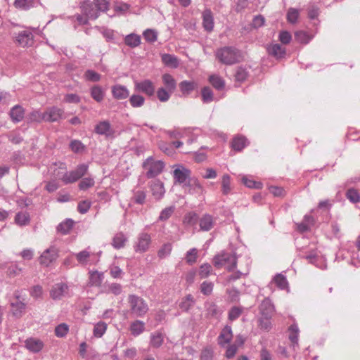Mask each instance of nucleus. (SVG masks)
I'll return each instance as SVG.
<instances>
[{
  "label": "nucleus",
  "mask_w": 360,
  "mask_h": 360,
  "mask_svg": "<svg viewBox=\"0 0 360 360\" xmlns=\"http://www.w3.org/2000/svg\"><path fill=\"white\" fill-rule=\"evenodd\" d=\"M201 94L203 103H208L214 100L213 92L212 89L208 86L202 88Z\"/></svg>",
  "instance_id": "3c124183"
},
{
  "label": "nucleus",
  "mask_w": 360,
  "mask_h": 360,
  "mask_svg": "<svg viewBox=\"0 0 360 360\" xmlns=\"http://www.w3.org/2000/svg\"><path fill=\"white\" fill-rule=\"evenodd\" d=\"M233 338L232 329L230 326H226L221 330L217 340L218 344L222 347L229 343Z\"/></svg>",
  "instance_id": "6ab92c4d"
},
{
  "label": "nucleus",
  "mask_w": 360,
  "mask_h": 360,
  "mask_svg": "<svg viewBox=\"0 0 360 360\" xmlns=\"http://www.w3.org/2000/svg\"><path fill=\"white\" fill-rule=\"evenodd\" d=\"M210 82L217 90H221L225 86L224 79L217 75H212L210 77Z\"/></svg>",
  "instance_id": "de8ad7c7"
},
{
  "label": "nucleus",
  "mask_w": 360,
  "mask_h": 360,
  "mask_svg": "<svg viewBox=\"0 0 360 360\" xmlns=\"http://www.w3.org/2000/svg\"><path fill=\"white\" fill-rule=\"evenodd\" d=\"M259 310L263 316H271L274 311V307L269 298L264 299L260 306Z\"/></svg>",
  "instance_id": "a878e982"
},
{
  "label": "nucleus",
  "mask_w": 360,
  "mask_h": 360,
  "mask_svg": "<svg viewBox=\"0 0 360 360\" xmlns=\"http://www.w3.org/2000/svg\"><path fill=\"white\" fill-rule=\"evenodd\" d=\"M216 58L222 64L232 65L238 63L241 58L240 51L233 46H224L215 51Z\"/></svg>",
  "instance_id": "f257e3e1"
},
{
  "label": "nucleus",
  "mask_w": 360,
  "mask_h": 360,
  "mask_svg": "<svg viewBox=\"0 0 360 360\" xmlns=\"http://www.w3.org/2000/svg\"><path fill=\"white\" fill-rule=\"evenodd\" d=\"M150 188L152 195L157 200L162 199L165 193L164 184L159 179L152 181L150 183Z\"/></svg>",
  "instance_id": "4468645a"
},
{
  "label": "nucleus",
  "mask_w": 360,
  "mask_h": 360,
  "mask_svg": "<svg viewBox=\"0 0 360 360\" xmlns=\"http://www.w3.org/2000/svg\"><path fill=\"white\" fill-rule=\"evenodd\" d=\"M214 288V284L210 281H204L200 285V292L206 296L212 294Z\"/></svg>",
  "instance_id": "052dcab7"
},
{
  "label": "nucleus",
  "mask_w": 360,
  "mask_h": 360,
  "mask_svg": "<svg viewBox=\"0 0 360 360\" xmlns=\"http://www.w3.org/2000/svg\"><path fill=\"white\" fill-rule=\"evenodd\" d=\"M221 191L224 195H228L231 192V180L229 174H224L221 180Z\"/></svg>",
  "instance_id": "603ef678"
},
{
  "label": "nucleus",
  "mask_w": 360,
  "mask_h": 360,
  "mask_svg": "<svg viewBox=\"0 0 360 360\" xmlns=\"http://www.w3.org/2000/svg\"><path fill=\"white\" fill-rule=\"evenodd\" d=\"M127 241V236L123 233L120 232L114 236L112 241V245L115 249H120L124 247Z\"/></svg>",
  "instance_id": "c756f323"
},
{
  "label": "nucleus",
  "mask_w": 360,
  "mask_h": 360,
  "mask_svg": "<svg viewBox=\"0 0 360 360\" xmlns=\"http://www.w3.org/2000/svg\"><path fill=\"white\" fill-rule=\"evenodd\" d=\"M74 225V221L71 219H67L64 221L61 222L57 226V230L62 234H67L72 229Z\"/></svg>",
  "instance_id": "4c0bfd02"
},
{
  "label": "nucleus",
  "mask_w": 360,
  "mask_h": 360,
  "mask_svg": "<svg viewBox=\"0 0 360 360\" xmlns=\"http://www.w3.org/2000/svg\"><path fill=\"white\" fill-rule=\"evenodd\" d=\"M68 292V286L64 283H58L53 285L50 296L54 300H60Z\"/></svg>",
  "instance_id": "9b49d317"
},
{
  "label": "nucleus",
  "mask_w": 360,
  "mask_h": 360,
  "mask_svg": "<svg viewBox=\"0 0 360 360\" xmlns=\"http://www.w3.org/2000/svg\"><path fill=\"white\" fill-rule=\"evenodd\" d=\"M127 301L129 312L134 316L143 317L147 314L148 305L142 297L136 295H129Z\"/></svg>",
  "instance_id": "f03ea898"
},
{
  "label": "nucleus",
  "mask_w": 360,
  "mask_h": 360,
  "mask_svg": "<svg viewBox=\"0 0 360 360\" xmlns=\"http://www.w3.org/2000/svg\"><path fill=\"white\" fill-rule=\"evenodd\" d=\"M274 282L276 286L281 290H285L288 288V282L287 278L285 276L283 275L282 274H276L274 278Z\"/></svg>",
  "instance_id": "a19ab883"
},
{
  "label": "nucleus",
  "mask_w": 360,
  "mask_h": 360,
  "mask_svg": "<svg viewBox=\"0 0 360 360\" xmlns=\"http://www.w3.org/2000/svg\"><path fill=\"white\" fill-rule=\"evenodd\" d=\"M141 37L134 33L127 34L124 39L125 44L130 48L139 46L141 44Z\"/></svg>",
  "instance_id": "c85d7f7f"
},
{
  "label": "nucleus",
  "mask_w": 360,
  "mask_h": 360,
  "mask_svg": "<svg viewBox=\"0 0 360 360\" xmlns=\"http://www.w3.org/2000/svg\"><path fill=\"white\" fill-rule=\"evenodd\" d=\"M213 263L217 267L225 266L229 271H233L236 267L237 258L235 254L222 252L214 257Z\"/></svg>",
  "instance_id": "7ed1b4c3"
},
{
  "label": "nucleus",
  "mask_w": 360,
  "mask_h": 360,
  "mask_svg": "<svg viewBox=\"0 0 360 360\" xmlns=\"http://www.w3.org/2000/svg\"><path fill=\"white\" fill-rule=\"evenodd\" d=\"M347 198L353 203H356L360 201V195L358 191L354 188H349L346 193Z\"/></svg>",
  "instance_id": "4d7b16f0"
},
{
  "label": "nucleus",
  "mask_w": 360,
  "mask_h": 360,
  "mask_svg": "<svg viewBox=\"0 0 360 360\" xmlns=\"http://www.w3.org/2000/svg\"><path fill=\"white\" fill-rule=\"evenodd\" d=\"M58 256V250L51 247L43 252L39 257V263L46 266H49Z\"/></svg>",
  "instance_id": "9d476101"
},
{
  "label": "nucleus",
  "mask_w": 360,
  "mask_h": 360,
  "mask_svg": "<svg viewBox=\"0 0 360 360\" xmlns=\"http://www.w3.org/2000/svg\"><path fill=\"white\" fill-rule=\"evenodd\" d=\"M289 339L292 343L293 348L298 347L299 328L297 324H292L289 327Z\"/></svg>",
  "instance_id": "c9c22d12"
},
{
  "label": "nucleus",
  "mask_w": 360,
  "mask_h": 360,
  "mask_svg": "<svg viewBox=\"0 0 360 360\" xmlns=\"http://www.w3.org/2000/svg\"><path fill=\"white\" fill-rule=\"evenodd\" d=\"M25 344L26 348L33 353L40 352L44 347V343L41 340L33 338L27 339Z\"/></svg>",
  "instance_id": "b1692460"
},
{
  "label": "nucleus",
  "mask_w": 360,
  "mask_h": 360,
  "mask_svg": "<svg viewBox=\"0 0 360 360\" xmlns=\"http://www.w3.org/2000/svg\"><path fill=\"white\" fill-rule=\"evenodd\" d=\"M299 17V11L294 8L288 9L287 13V20L290 23H295Z\"/></svg>",
  "instance_id": "0e129e2a"
},
{
  "label": "nucleus",
  "mask_w": 360,
  "mask_h": 360,
  "mask_svg": "<svg viewBox=\"0 0 360 360\" xmlns=\"http://www.w3.org/2000/svg\"><path fill=\"white\" fill-rule=\"evenodd\" d=\"M135 90L146 94L151 96L155 93V86L153 83L149 79H145L141 82H136L134 84Z\"/></svg>",
  "instance_id": "ddd939ff"
},
{
  "label": "nucleus",
  "mask_w": 360,
  "mask_h": 360,
  "mask_svg": "<svg viewBox=\"0 0 360 360\" xmlns=\"http://www.w3.org/2000/svg\"><path fill=\"white\" fill-rule=\"evenodd\" d=\"M213 272L212 266L208 263H205L199 267L198 275L201 279L205 278Z\"/></svg>",
  "instance_id": "49530a36"
},
{
  "label": "nucleus",
  "mask_w": 360,
  "mask_h": 360,
  "mask_svg": "<svg viewBox=\"0 0 360 360\" xmlns=\"http://www.w3.org/2000/svg\"><path fill=\"white\" fill-rule=\"evenodd\" d=\"M143 36L146 41L150 43H153L157 41L158 39V33L155 30L152 29H147L143 33Z\"/></svg>",
  "instance_id": "864d4df0"
},
{
  "label": "nucleus",
  "mask_w": 360,
  "mask_h": 360,
  "mask_svg": "<svg viewBox=\"0 0 360 360\" xmlns=\"http://www.w3.org/2000/svg\"><path fill=\"white\" fill-rule=\"evenodd\" d=\"M95 181L94 179L91 177H86L82 179V180L79 182L78 186L79 188L82 191H85L91 187L94 186Z\"/></svg>",
  "instance_id": "13d9d810"
},
{
  "label": "nucleus",
  "mask_w": 360,
  "mask_h": 360,
  "mask_svg": "<svg viewBox=\"0 0 360 360\" xmlns=\"http://www.w3.org/2000/svg\"><path fill=\"white\" fill-rule=\"evenodd\" d=\"M164 341V335L160 332H155L150 335V345L153 347H160Z\"/></svg>",
  "instance_id": "58836bf2"
},
{
  "label": "nucleus",
  "mask_w": 360,
  "mask_h": 360,
  "mask_svg": "<svg viewBox=\"0 0 360 360\" xmlns=\"http://www.w3.org/2000/svg\"><path fill=\"white\" fill-rule=\"evenodd\" d=\"M90 283L94 286H99L103 279V274L97 271L90 272Z\"/></svg>",
  "instance_id": "a18cd8bd"
},
{
  "label": "nucleus",
  "mask_w": 360,
  "mask_h": 360,
  "mask_svg": "<svg viewBox=\"0 0 360 360\" xmlns=\"http://www.w3.org/2000/svg\"><path fill=\"white\" fill-rule=\"evenodd\" d=\"M30 221V217L27 212H20L16 214L15 217V222L20 226L29 224Z\"/></svg>",
  "instance_id": "f704fd0d"
},
{
  "label": "nucleus",
  "mask_w": 360,
  "mask_h": 360,
  "mask_svg": "<svg viewBox=\"0 0 360 360\" xmlns=\"http://www.w3.org/2000/svg\"><path fill=\"white\" fill-rule=\"evenodd\" d=\"M295 40L301 44H307L311 38L309 34L304 31H297L295 34Z\"/></svg>",
  "instance_id": "bf43d9fd"
},
{
  "label": "nucleus",
  "mask_w": 360,
  "mask_h": 360,
  "mask_svg": "<svg viewBox=\"0 0 360 360\" xmlns=\"http://www.w3.org/2000/svg\"><path fill=\"white\" fill-rule=\"evenodd\" d=\"M16 41L22 47L30 46L33 43V35L32 32L24 30L18 34Z\"/></svg>",
  "instance_id": "a211bd4d"
},
{
  "label": "nucleus",
  "mask_w": 360,
  "mask_h": 360,
  "mask_svg": "<svg viewBox=\"0 0 360 360\" xmlns=\"http://www.w3.org/2000/svg\"><path fill=\"white\" fill-rule=\"evenodd\" d=\"M143 167L146 171V176L148 179L159 175L165 167V163L161 160H156L153 157L148 158L143 163Z\"/></svg>",
  "instance_id": "20e7f679"
},
{
  "label": "nucleus",
  "mask_w": 360,
  "mask_h": 360,
  "mask_svg": "<svg viewBox=\"0 0 360 360\" xmlns=\"http://www.w3.org/2000/svg\"><path fill=\"white\" fill-rule=\"evenodd\" d=\"M95 7H96L98 12H106L110 7V0H93Z\"/></svg>",
  "instance_id": "8fccbe9b"
},
{
  "label": "nucleus",
  "mask_w": 360,
  "mask_h": 360,
  "mask_svg": "<svg viewBox=\"0 0 360 360\" xmlns=\"http://www.w3.org/2000/svg\"><path fill=\"white\" fill-rule=\"evenodd\" d=\"M171 94H172V93H170L168 90H166L164 88H160L157 91L158 98L161 102L167 101L169 99Z\"/></svg>",
  "instance_id": "e2e57ef3"
},
{
  "label": "nucleus",
  "mask_w": 360,
  "mask_h": 360,
  "mask_svg": "<svg viewBox=\"0 0 360 360\" xmlns=\"http://www.w3.org/2000/svg\"><path fill=\"white\" fill-rule=\"evenodd\" d=\"M162 63L168 67L176 68L179 66L178 58L174 56L169 53L162 54L161 56Z\"/></svg>",
  "instance_id": "7c9ffc66"
},
{
  "label": "nucleus",
  "mask_w": 360,
  "mask_h": 360,
  "mask_svg": "<svg viewBox=\"0 0 360 360\" xmlns=\"http://www.w3.org/2000/svg\"><path fill=\"white\" fill-rule=\"evenodd\" d=\"M107 330V324L103 321L97 323L94 328V335L101 338Z\"/></svg>",
  "instance_id": "09e8293b"
},
{
  "label": "nucleus",
  "mask_w": 360,
  "mask_h": 360,
  "mask_svg": "<svg viewBox=\"0 0 360 360\" xmlns=\"http://www.w3.org/2000/svg\"><path fill=\"white\" fill-rule=\"evenodd\" d=\"M94 131L96 134L105 136L106 138L115 137V130L112 128L108 120L99 122L95 126Z\"/></svg>",
  "instance_id": "1a4fd4ad"
},
{
  "label": "nucleus",
  "mask_w": 360,
  "mask_h": 360,
  "mask_svg": "<svg viewBox=\"0 0 360 360\" xmlns=\"http://www.w3.org/2000/svg\"><path fill=\"white\" fill-rule=\"evenodd\" d=\"M214 18L212 11L207 9L202 13V26L205 30L210 32L214 29Z\"/></svg>",
  "instance_id": "4be33fe9"
},
{
  "label": "nucleus",
  "mask_w": 360,
  "mask_h": 360,
  "mask_svg": "<svg viewBox=\"0 0 360 360\" xmlns=\"http://www.w3.org/2000/svg\"><path fill=\"white\" fill-rule=\"evenodd\" d=\"M162 82L165 85L167 89L172 93L176 89V83L174 77L169 74H165L162 75Z\"/></svg>",
  "instance_id": "e433bc0d"
},
{
  "label": "nucleus",
  "mask_w": 360,
  "mask_h": 360,
  "mask_svg": "<svg viewBox=\"0 0 360 360\" xmlns=\"http://www.w3.org/2000/svg\"><path fill=\"white\" fill-rule=\"evenodd\" d=\"M88 167L86 164L79 165L75 170L65 172L60 179L65 184L74 183L86 174Z\"/></svg>",
  "instance_id": "39448f33"
},
{
  "label": "nucleus",
  "mask_w": 360,
  "mask_h": 360,
  "mask_svg": "<svg viewBox=\"0 0 360 360\" xmlns=\"http://www.w3.org/2000/svg\"><path fill=\"white\" fill-rule=\"evenodd\" d=\"M268 53L276 58H281L285 55V49L278 44L270 45L267 49Z\"/></svg>",
  "instance_id": "bb28decb"
},
{
  "label": "nucleus",
  "mask_w": 360,
  "mask_h": 360,
  "mask_svg": "<svg viewBox=\"0 0 360 360\" xmlns=\"http://www.w3.org/2000/svg\"><path fill=\"white\" fill-rule=\"evenodd\" d=\"M248 143V142L245 137L242 136H236L232 141V147L234 150L240 151L244 148Z\"/></svg>",
  "instance_id": "ea45409f"
},
{
  "label": "nucleus",
  "mask_w": 360,
  "mask_h": 360,
  "mask_svg": "<svg viewBox=\"0 0 360 360\" xmlns=\"http://www.w3.org/2000/svg\"><path fill=\"white\" fill-rule=\"evenodd\" d=\"M146 192L143 190H134L133 191V195L131 198V202L143 205L146 200Z\"/></svg>",
  "instance_id": "2f4dec72"
},
{
  "label": "nucleus",
  "mask_w": 360,
  "mask_h": 360,
  "mask_svg": "<svg viewBox=\"0 0 360 360\" xmlns=\"http://www.w3.org/2000/svg\"><path fill=\"white\" fill-rule=\"evenodd\" d=\"M197 221L198 215L195 212H188L184 217V222L187 225L193 226Z\"/></svg>",
  "instance_id": "338daca9"
},
{
  "label": "nucleus",
  "mask_w": 360,
  "mask_h": 360,
  "mask_svg": "<svg viewBox=\"0 0 360 360\" xmlns=\"http://www.w3.org/2000/svg\"><path fill=\"white\" fill-rule=\"evenodd\" d=\"M70 148L72 152L78 153L84 150L85 146L79 140H72L70 143Z\"/></svg>",
  "instance_id": "6e6d98bb"
},
{
  "label": "nucleus",
  "mask_w": 360,
  "mask_h": 360,
  "mask_svg": "<svg viewBox=\"0 0 360 360\" xmlns=\"http://www.w3.org/2000/svg\"><path fill=\"white\" fill-rule=\"evenodd\" d=\"M79 7L82 14L91 20H96L100 15V13L94 4V1L92 2L90 1H84L80 4Z\"/></svg>",
  "instance_id": "0eeeda50"
},
{
  "label": "nucleus",
  "mask_w": 360,
  "mask_h": 360,
  "mask_svg": "<svg viewBox=\"0 0 360 360\" xmlns=\"http://www.w3.org/2000/svg\"><path fill=\"white\" fill-rule=\"evenodd\" d=\"M179 89L183 94H191L197 86V84L193 81L184 80L179 83Z\"/></svg>",
  "instance_id": "473e14b6"
},
{
  "label": "nucleus",
  "mask_w": 360,
  "mask_h": 360,
  "mask_svg": "<svg viewBox=\"0 0 360 360\" xmlns=\"http://www.w3.org/2000/svg\"><path fill=\"white\" fill-rule=\"evenodd\" d=\"M214 224V219L209 214H205L199 219L200 228L202 231H209L213 228Z\"/></svg>",
  "instance_id": "5701e85b"
},
{
  "label": "nucleus",
  "mask_w": 360,
  "mask_h": 360,
  "mask_svg": "<svg viewBox=\"0 0 360 360\" xmlns=\"http://www.w3.org/2000/svg\"><path fill=\"white\" fill-rule=\"evenodd\" d=\"M90 94L94 100L101 103L104 98L105 91L101 86L94 85L90 89Z\"/></svg>",
  "instance_id": "cd10ccee"
},
{
  "label": "nucleus",
  "mask_w": 360,
  "mask_h": 360,
  "mask_svg": "<svg viewBox=\"0 0 360 360\" xmlns=\"http://www.w3.org/2000/svg\"><path fill=\"white\" fill-rule=\"evenodd\" d=\"M9 115L13 122L18 123L25 117V109L20 105H15L11 109Z\"/></svg>",
  "instance_id": "412c9836"
},
{
  "label": "nucleus",
  "mask_w": 360,
  "mask_h": 360,
  "mask_svg": "<svg viewBox=\"0 0 360 360\" xmlns=\"http://www.w3.org/2000/svg\"><path fill=\"white\" fill-rule=\"evenodd\" d=\"M112 95L117 100H124L129 96V89L124 85L115 84L112 86Z\"/></svg>",
  "instance_id": "f3484780"
},
{
  "label": "nucleus",
  "mask_w": 360,
  "mask_h": 360,
  "mask_svg": "<svg viewBox=\"0 0 360 360\" xmlns=\"http://www.w3.org/2000/svg\"><path fill=\"white\" fill-rule=\"evenodd\" d=\"M14 295L17 300L11 303L12 314L15 317H20L25 311V304L20 300V295L18 292H15Z\"/></svg>",
  "instance_id": "aec40b11"
},
{
  "label": "nucleus",
  "mask_w": 360,
  "mask_h": 360,
  "mask_svg": "<svg viewBox=\"0 0 360 360\" xmlns=\"http://www.w3.org/2000/svg\"><path fill=\"white\" fill-rule=\"evenodd\" d=\"M205 316L210 319L219 320L223 310L212 302H207L205 304Z\"/></svg>",
  "instance_id": "f8f14e48"
},
{
  "label": "nucleus",
  "mask_w": 360,
  "mask_h": 360,
  "mask_svg": "<svg viewBox=\"0 0 360 360\" xmlns=\"http://www.w3.org/2000/svg\"><path fill=\"white\" fill-rule=\"evenodd\" d=\"M129 329L134 336H138L143 332L145 323L142 321L136 320L131 323Z\"/></svg>",
  "instance_id": "72a5a7b5"
},
{
  "label": "nucleus",
  "mask_w": 360,
  "mask_h": 360,
  "mask_svg": "<svg viewBox=\"0 0 360 360\" xmlns=\"http://www.w3.org/2000/svg\"><path fill=\"white\" fill-rule=\"evenodd\" d=\"M75 257L80 264L84 265L88 262V259L90 257V252L86 250H82L75 254Z\"/></svg>",
  "instance_id": "680f3d73"
},
{
  "label": "nucleus",
  "mask_w": 360,
  "mask_h": 360,
  "mask_svg": "<svg viewBox=\"0 0 360 360\" xmlns=\"http://www.w3.org/2000/svg\"><path fill=\"white\" fill-rule=\"evenodd\" d=\"M69 331V326L66 323H60L55 328V334L58 338H63L66 336Z\"/></svg>",
  "instance_id": "5fc2aeb1"
},
{
  "label": "nucleus",
  "mask_w": 360,
  "mask_h": 360,
  "mask_svg": "<svg viewBox=\"0 0 360 360\" xmlns=\"http://www.w3.org/2000/svg\"><path fill=\"white\" fill-rule=\"evenodd\" d=\"M242 311H243L242 308H240L239 307H233L231 308V309L229 311V316H228L229 320L231 321H233L237 319L241 315Z\"/></svg>",
  "instance_id": "69168bd1"
},
{
  "label": "nucleus",
  "mask_w": 360,
  "mask_h": 360,
  "mask_svg": "<svg viewBox=\"0 0 360 360\" xmlns=\"http://www.w3.org/2000/svg\"><path fill=\"white\" fill-rule=\"evenodd\" d=\"M185 191L190 194L201 195L204 193V188L197 179H190L188 182L184 185Z\"/></svg>",
  "instance_id": "2eb2a0df"
},
{
  "label": "nucleus",
  "mask_w": 360,
  "mask_h": 360,
  "mask_svg": "<svg viewBox=\"0 0 360 360\" xmlns=\"http://www.w3.org/2000/svg\"><path fill=\"white\" fill-rule=\"evenodd\" d=\"M190 171L184 167H178L173 171V176L175 184L185 185L188 182V179L190 176Z\"/></svg>",
  "instance_id": "dca6fc26"
},
{
  "label": "nucleus",
  "mask_w": 360,
  "mask_h": 360,
  "mask_svg": "<svg viewBox=\"0 0 360 360\" xmlns=\"http://www.w3.org/2000/svg\"><path fill=\"white\" fill-rule=\"evenodd\" d=\"M129 103L133 108L142 107L145 103V98L139 94H133L129 97Z\"/></svg>",
  "instance_id": "37998d69"
},
{
  "label": "nucleus",
  "mask_w": 360,
  "mask_h": 360,
  "mask_svg": "<svg viewBox=\"0 0 360 360\" xmlns=\"http://www.w3.org/2000/svg\"><path fill=\"white\" fill-rule=\"evenodd\" d=\"M26 122L28 124L41 123L44 122V112H41L39 110H33L32 112L27 115Z\"/></svg>",
  "instance_id": "393cba45"
},
{
  "label": "nucleus",
  "mask_w": 360,
  "mask_h": 360,
  "mask_svg": "<svg viewBox=\"0 0 360 360\" xmlns=\"http://www.w3.org/2000/svg\"><path fill=\"white\" fill-rule=\"evenodd\" d=\"M195 304L194 297L191 295H186L179 304V307L185 311H188Z\"/></svg>",
  "instance_id": "c03bdc74"
},
{
  "label": "nucleus",
  "mask_w": 360,
  "mask_h": 360,
  "mask_svg": "<svg viewBox=\"0 0 360 360\" xmlns=\"http://www.w3.org/2000/svg\"><path fill=\"white\" fill-rule=\"evenodd\" d=\"M14 6L18 9L28 10L34 6V0H15Z\"/></svg>",
  "instance_id": "79ce46f5"
},
{
  "label": "nucleus",
  "mask_w": 360,
  "mask_h": 360,
  "mask_svg": "<svg viewBox=\"0 0 360 360\" xmlns=\"http://www.w3.org/2000/svg\"><path fill=\"white\" fill-rule=\"evenodd\" d=\"M64 110L57 106H51L44 111V122H56L63 118Z\"/></svg>",
  "instance_id": "423d86ee"
},
{
  "label": "nucleus",
  "mask_w": 360,
  "mask_h": 360,
  "mask_svg": "<svg viewBox=\"0 0 360 360\" xmlns=\"http://www.w3.org/2000/svg\"><path fill=\"white\" fill-rule=\"evenodd\" d=\"M214 357V352L212 348L207 347L202 349L200 360H212Z\"/></svg>",
  "instance_id": "774afa93"
},
{
  "label": "nucleus",
  "mask_w": 360,
  "mask_h": 360,
  "mask_svg": "<svg viewBox=\"0 0 360 360\" xmlns=\"http://www.w3.org/2000/svg\"><path fill=\"white\" fill-rule=\"evenodd\" d=\"M151 237L147 233H141L139 235L137 241L134 245V250L136 252H145L150 246Z\"/></svg>",
  "instance_id": "6e6552de"
}]
</instances>
